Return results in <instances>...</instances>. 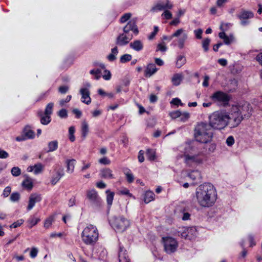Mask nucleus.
<instances>
[{"label":"nucleus","mask_w":262,"mask_h":262,"mask_svg":"<svg viewBox=\"0 0 262 262\" xmlns=\"http://www.w3.org/2000/svg\"><path fill=\"white\" fill-rule=\"evenodd\" d=\"M194 198L196 200L199 206L209 208L213 206L217 199V192L215 188L209 183L200 185L195 189Z\"/></svg>","instance_id":"1"},{"label":"nucleus","mask_w":262,"mask_h":262,"mask_svg":"<svg viewBox=\"0 0 262 262\" xmlns=\"http://www.w3.org/2000/svg\"><path fill=\"white\" fill-rule=\"evenodd\" d=\"M210 127L215 129L221 130L227 126L231 128V122L228 119L226 111L221 110L214 112L209 116V124Z\"/></svg>","instance_id":"2"},{"label":"nucleus","mask_w":262,"mask_h":262,"mask_svg":"<svg viewBox=\"0 0 262 262\" xmlns=\"http://www.w3.org/2000/svg\"><path fill=\"white\" fill-rule=\"evenodd\" d=\"M201 151L199 150L195 143L188 144L185 147L184 151V160L189 167H194L202 162V158L200 156Z\"/></svg>","instance_id":"3"},{"label":"nucleus","mask_w":262,"mask_h":262,"mask_svg":"<svg viewBox=\"0 0 262 262\" xmlns=\"http://www.w3.org/2000/svg\"><path fill=\"white\" fill-rule=\"evenodd\" d=\"M209 126L204 122H201L194 128V139L196 141L206 144L212 139L213 133Z\"/></svg>","instance_id":"4"},{"label":"nucleus","mask_w":262,"mask_h":262,"mask_svg":"<svg viewBox=\"0 0 262 262\" xmlns=\"http://www.w3.org/2000/svg\"><path fill=\"white\" fill-rule=\"evenodd\" d=\"M80 237L83 243L86 245H94L98 241L99 232L96 226L88 224L85 228L83 229Z\"/></svg>","instance_id":"5"},{"label":"nucleus","mask_w":262,"mask_h":262,"mask_svg":"<svg viewBox=\"0 0 262 262\" xmlns=\"http://www.w3.org/2000/svg\"><path fill=\"white\" fill-rule=\"evenodd\" d=\"M110 225L116 232L122 233L129 227V221L122 216H114L111 219Z\"/></svg>","instance_id":"6"},{"label":"nucleus","mask_w":262,"mask_h":262,"mask_svg":"<svg viewBox=\"0 0 262 262\" xmlns=\"http://www.w3.org/2000/svg\"><path fill=\"white\" fill-rule=\"evenodd\" d=\"M174 37H177V46L180 49H182L184 47V43L186 40L188 39V34L184 31L182 28H180L176 30L173 34L170 36H163V40L170 41Z\"/></svg>","instance_id":"7"},{"label":"nucleus","mask_w":262,"mask_h":262,"mask_svg":"<svg viewBox=\"0 0 262 262\" xmlns=\"http://www.w3.org/2000/svg\"><path fill=\"white\" fill-rule=\"evenodd\" d=\"M227 116L228 117V119L231 120V128L237 127L244 119L250 117H245L244 115L238 113L237 112L236 108H234L233 110H230L228 112H227Z\"/></svg>","instance_id":"8"},{"label":"nucleus","mask_w":262,"mask_h":262,"mask_svg":"<svg viewBox=\"0 0 262 262\" xmlns=\"http://www.w3.org/2000/svg\"><path fill=\"white\" fill-rule=\"evenodd\" d=\"M163 242H164V251L166 253L170 254L176 251L178 248V242L173 237H164Z\"/></svg>","instance_id":"9"},{"label":"nucleus","mask_w":262,"mask_h":262,"mask_svg":"<svg viewBox=\"0 0 262 262\" xmlns=\"http://www.w3.org/2000/svg\"><path fill=\"white\" fill-rule=\"evenodd\" d=\"M254 17V13L250 10L245 9L241 10L240 12L237 14V18L241 20V25L243 26H247L250 24L249 19Z\"/></svg>","instance_id":"10"},{"label":"nucleus","mask_w":262,"mask_h":262,"mask_svg":"<svg viewBox=\"0 0 262 262\" xmlns=\"http://www.w3.org/2000/svg\"><path fill=\"white\" fill-rule=\"evenodd\" d=\"M210 98L214 102H217L225 105L229 103L230 97L227 94L221 91H216L210 96Z\"/></svg>","instance_id":"11"},{"label":"nucleus","mask_w":262,"mask_h":262,"mask_svg":"<svg viewBox=\"0 0 262 262\" xmlns=\"http://www.w3.org/2000/svg\"><path fill=\"white\" fill-rule=\"evenodd\" d=\"M235 108L237 110L238 113L245 116L246 117H250L251 115L252 110L248 102H245L243 104L233 105L230 110H233Z\"/></svg>","instance_id":"12"},{"label":"nucleus","mask_w":262,"mask_h":262,"mask_svg":"<svg viewBox=\"0 0 262 262\" xmlns=\"http://www.w3.org/2000/svg\"><path fill=\"white\" fill-rule=\"evenodd\" d=\"M86 198L95 206H99L101 204V199L94 189L87 190Z\"/></svg>","instance_id":"13"},{"label":"nucleus","mask_w":262,"mask_h":262,"mask_svg":"<svg viewBox=\"0 0 262 262\" xmlns=\"http://www.w3.org/2000/svg\"><path fill=\"white\" fill-rule=\"evenodd\" d=\"M34 132L30 128L29 126H26L23 130V134L19 136L16 138V141L21 142L27 139H31L34 138Z\"/></svg>","instance_id":"14"},{"label":"nucleus","mask_w":262,"mask_h":262,"mask_svg":"<svg viewBox=\"0 0 262 262\" xmlns=\"http://www.w3.org/2000/svg\"><path fill=\"white\" fill-rule=\"evenodd\" d=\"M172 8V4L168 0H166L165 2H158L155 6L151 9V11L153 12H159L162 10H168Z\"/></svg>","instance_id":"15"},{"label":"nucleus","mask_w":262,"mask_h":262,"mask_svg":"<svg viewBox=\"0 0 262 262\" xmlns=\"http://www.w3.org/2000/svg\"><path fill=\"white\" fill-rule=\"evenodd\" d=\"M86 88H80V94L81 95V102L86 104H89L91 102V99L90 97V91L89 88L90 87V84L86 82L85 84Z\"/></svg>","instance_id":"16"},{"label":"nucleus","mask_w":262,"mask_h":262,"mask_svg":"<svg viewBox=\"0 0 262 262\" xmlns=\"http://www.w3.org/2000/svg\"><path fill=\"white\" fill-rule=\"evenodd\" d=\"M132 39L131 34H120L116 39V45L118 46L123 47L127 45Z\"/></svg>","instance_id":"17"},{"label":"nucleus","mask_w":262,"mask_h":262,"mask_svg":"<svg viewBox=\"0 0 262 262\" xmlns=\"http://www.w3.org/2000/svg\"><path fill=\"white\" fill-rule=\"evenodd\" d=\"M129 32H134L135 35L138 34V28L135 19L129 20L127 25L123 27V33L122 34H129Z\"/></svg>","instance_id":"18"},{"label":"nucleus","mask_w":262,"mask_h":262,"mask_svg":"<svg viewBox=\"0 0 262 262\" xmlns=\"http://www.w3.org/2000/svg\"><path fill=\"white\" fill-rule=\"evenodd\" d=\"M92 254L93 256L98 258L99 260H104L106 256L107 255V252H106L105 249L101 246H96L93 249L92 251Z\"/></svg>","instance_id":"19"},{"label":"nucleus","mask_w":262,"mask_h":262,"mask_svg":"<svg viewBox=\"0 0 262 262\" xmlns=\"http://www.w3.org/2000/svg\"><path fill=\"white\" fill-rule=\"evenodd\" d=\"M41 198L40 194L35 193L32 194L31 195L29 196V205H28V207H27V209L29 211L31 210L34 207L35 204L41 201Z\"/></svg>","instance_id":"20"},{"label":"nucleus","mask_w":262,"mask_h":262,"mask_svg":"<svg viewBox=\"0 0 262 262\" xmlns=\"http://www.w3.org/2000/svg\"><path fill=\"white\" fill-rule=\"evenodd\" d=\"M55 171V174L51 177L50 180V183L51 185H55L59 181V180L64 176L63 169L62 167L59 168V169L56 170L54 169Z\"/></svg>","instance_id":"21"},{"label":"nucleus","mask_w":262,"mask_h":262,"mask_svg":"<svg viewBox=\"0 0 262 262\" xmlns=\"http://www.w3.org/2000/svg\"><path fill=\"white\" fill-rule=\"evenodd\" d=\"M118 260L119 262H129L128 258L127 253L122 246H119V251H118Z\"/></svg>","instance_id":"22"},{"label":"nucleus","mask_w":262,"mask_h":262,"mask_svg":"<svg viewBox=\"0 0 262 262\" xmlns=\"http://www.w3.org/2000/svg\"><path fill=\"white\" fill-rule=\"evenodd\" d=\"M99 175H100V177L104 179H114V176L113 173H112V171L108 168L101 169V170H100V173H99Z\"/></svg>","instance_id":"23"},{"label":"nucleus","mask_w":262,"mask_h":262,"mask_svg":"<svg viewBox=\"0 0 262 262\" xmlns=\"http://www.w3.org/2000/svg\"><path fill=\"white\" fill-rule=\"evenodd\" d=\"M129 47L136 52H139L143 49V42L141 40H136L129 44Z\"/></svg>","instance_id":"24"},{"label":"nucleus","mask_w":262,"mask_h":262,"mask_svg":"<svg viewBox=\"0 0 262 262\" xmlns=\"http://www.w3.org/2000/svg\"><path fill=\"white\" fill-rule=\"evenodd\" d=\"M157 71V69L156 68L155 64L149 63L147 64L146 67L145 71H144V76L146 77H150L155 74Z\"/></svg>","instance_id":"25"},{"label":"nucleus","mask_w":262,"mask_h":262,"mask_svg":"<svg viewBox=\"0 0 262 262\" xmlns=\"http://www.w3.org/2000/svg\"><path fill=\"white\" fill-rule=\"evenodd\" d=\"M188 177L194 181L193 185H195L198 182H200L201 180V174H200V172L198 170H192L191 172L189 173Z\"/></svg>","instance_id":"26"},{"label":"nucleus","mask_w":262,"mask_h":262,"mask_svg":"<svg viewBox=\"0 0 262 262\" xmlns=\"http://www.w3.org/2000/svg\"><path fill=\"white\" fill-rule=\"evenodd\" d=\"M218 36H219L220 38L224 40V43L226 45H229L233 41V39H234L233 35L228 36L225 33V32H221Z\"/></svg>","instance_id":"27"},{"label":"nucleus","mask_w":262,"mask_h":262,"mask_svg":"<svg viewBox=\"0 0 262 262\" xmlns=\"http://www.w3.org/2000/svg\"><path fill=\"white\" fill-rule=\"evenodd\" d=\"M182 229L189 234V240L193 239L197 235V231L194 227H184Z\"/></svg>","instance_id":"28"},{"label":"nucleus","mask_w":262,"mask_h":262,"mask_svg":"<svg viewBox=\"0 0 262 262\" xmlns=\"http://www.w3.org/2000/svg\"><path fill=\"white\" fill-rule=\"evenodd\" d=\"M183 80V74L181 73L173 74V77L171 79V82L173 85L178 86L180 84Z\"/></svg>","instance_id":"29"},{"label":"nucleus","mask_w":262,"mask_h":262,"mask_svg":"<svg viewBox=\"0 0 262 262\" xmlns=\"http://www.w3.org/2000/svg\"><path fill=\"white\" fill-rule=\"evenodd\" d=\"M38 116L40 117V123L43 125H47L51 121L50 115H43L42 113H38Z\"/></svg>","instance_id":"30"},{"label":"nucleus","mask_w":262,"mask_h":262,"mask_svg":"<svg viewBox=\"0 0 262 262\" xmlns=\"http://www.w3.org/2000/svg\"><path fill=\"white\" fill-rule=\"evenodd\" d=\"M117 54H118V50H117V47L116 46L111 50V53L107 55L106 59L110 62H113L116 59Z\"/></svg>","instance_id":"31"},{"label":"nucleus","mask_w":262,"mask_h":262,"mask_svg":"<svg viewBox=\"0 0 262 262\" xmlns=\"http://www.w3.org/2000/svg\"><path fill=\"white\" fill-rule=\"evenodd\" d=\"M75 160L74 159L68 160L67 161V171L69 173L74 172Z\"/></svg>","instance_id":"32"},{"label":"nucleus","mask_w":262,"mask_h":262,"mask_svg":"<svg viewBox=\"0 0 262 262\" xmlns=\"http://www.w3.org/2000/svg\"><path fill=\"white\" fill-rule=\"evenodd\" d=\"M89 133V126L85 121H83L81 123V137L85 139Z\"/></svg>","instance_id":"33"},{"label":"nucleus","mask_w":262,"mask_h":262,"mask_svg":"<svg viewBox=\"0 0 262 262\" xmlns=\"http://www.w3.org/2000/svg\"><path fill=\"white\" fill-rule=\"evenodd\" d=\"M57 141H51L48 143V152H53L57 150Z\"/></svg>","instance_id":"34"},{"label":"nucleus","mask_w":262,"mask_h":262,"mask_svg":"<svg viewBox=\"0 0 262 262\" xmlns=\"http://www.w3.org/2000/svg\"><path fill=\"white\" fill-rule=\"evenodd\" d=\"M153 200H154V193L151 191H146L145 194H144V202L148 204Z\"/></svg>","instance_id":"35"},{"label":"nucleus","mask_w":262,"mask_h":262,"mask_svg":"<svg viewBox=\"0 0 262 262\" xmlns=\"http://www.w3.org/2000/svg\"><path fill=\"white\" fill-rule=\"evenodd\" d=\"M147 158L150 161H153L156 159V151L154 149H147L146 151Z\"/></svg>","instance_id":"36"},{"label":"nucleus","mask_w":262,"mask_h":262,"mask_svg":"<svg viewBox=\"0 0 262 262\" xmlns=\"http://www.w3.org/2000/svg\"><path fill=\"white\" fill-rule=\"evenodd\" d=\"M39 221L40 219L35 216V215L31 216V217H29V220H28L29 228H31L34 226L36 225Z\"/></svg>","instance_id":"37"},{"label":"nucleus","mask_w":262,"mask_h":262,"mask_svg":"<svg viewBox=\"0 0 262 262\" xmlns=\"http://www.w3.org/2000/svg\"><path fill=\"white\" fill-rule=\"evenodd\" d=\"M105 193H106V203H107L108 206L110 207L111 205H112L115 193L113 192H111L109 190L105 191Z\"/></svg>","instance_id":"38"},{"label":"nucleus","mask_w":262,"mask_h":262,"mask_svg":"<svg viewBox=\"0 0 262 262\" xmlns=\"http://www.w3.org/2000/svg\"><path fill=\"white\" fill-rule=\"evenodd\" d=\"M186 62L185 57L183 55L178 56L177 57V60H176V67L177 68L180 69L181 67L183 66V65L185 64Z\"/></svg>","instance_id":"39"},{"label":"nucleus","mask_w":262,"mask_h":262,"mask_svg":"<svg viewBox=\"0 0 262 262\" xmlns=\"http://www.w3.org/2000/svg\"><path fill=\"white\" fill-rule=\"evenodd\" d=\"M53 103L52 102H50L48 103L47 105H46V107H45V113H43V115H51L53 113Z\"/></svg>","instance_id":"40"},{"label":"nucleus","mask_w":262,"mask_h":262,"mask_svg":"<svg viewBox=\"0 0 262 262\" xmlns=\"http://www.w3.org/2000/svg\"><path fill=\"white\" fill-rule=\"evenodd\" d=\"M124 174L125 176H126V178H127V182L129 183L133 182V181H134V176L132 174L130 170L128 169H125Z\"/></svg>","instance_id":"41"},{"label":"nucleus","mask_w":262,"mask_h":262,"mask_svg":"<svg viewBox=\"0 0 262 262\" xmlns=\"http://www.w3.org/2000/svg\"><path fill=\"white\" fill-rule=\"evenodd\" d=\"M33 167H34V174L35 175L41 173V172L42 171V169H43V165L40 163L35 164V165H33Z\"/></svg>","instance_id":"42"},{"label":"nucleus","mask_w":262,"mask_h":262,"mask_svg":"<svg viewBox=\"0 0 262 262\" xmlns=\"http://www.w3.org/2000/svg\"><path fill=\"white\" fill-rule=\"evenodd\" d=\"M132 60V55L128 54H125L120 57V62L124 63Z\"/></svg>","instance_id":"43"},{"label":"nucleus","mask_w":262,"mask_h":262,"mask_svg":"<svg viewBox=\"0 0 262 262\" xmlns=\"http://www.w3.org/2000/svg\"><path fill=\"white\" fill-rule=\"evenodd\" d=\"M20 199V194L17 192H13L11 194L10 198H9V200H10V201L12 202H16L19 201Z\"/></svg>","instance_id":"44"},{"label":"nucleus","mask_w":262,"mask_h":262,"mask_svg":"<svg viewBox=\"0 0 262 262\" xmlns=\"http://www.w3.org/2000/svg\"><path fill=\"white\" fill-rule=\"evenodd\" d=\"M209 43H210V39L208 38H206L202 41V48H203L204 52H208Z\"/></svg>","instance_id":"45"},{"label":"nucleus","mask_w":262,"mask_h":262,"mask_svg":"<svg viewBox=\"0 0 262 262\" xmlns=\"http://www.w3.org/2000/svg\"><path fill=\"white\" fill-rule=\"evenodd\" d=\"M90 74L94 75L96 80H99L100 78V70L98 69H93L90 71Z\"/></svg>","instance_id":"46"},{"label":"nucleus","mask_w":262,"mask_h":262,"mask_svg":"<svg viewBox=\"0 0 262 262\" xmlns=\"http://www.w3.org/2000/svg\"><path fill=\"white\" fill-rule=\"evenodd\" d=\"M183 112L180 111H175L169 113V116H170L171 118L177 119L183 115Z\"/></svg>","instance_id":"47"},{"label":"nucleus","mask_w":262,"mask_h":262,"mask_svg":"<svg viewBox=\"0 0 262 262\" xmlns=\"http://www.w3.org/2000/svg\"><path fill=\"white\" fill-rule=\"evenodd\" d=\"M11 174H12L13 177H18L20 176V168L18 167L17 166L12 167V169H11Z\"/></svg>","instance_id":"48"},{"label":"nucleus","mask_w":262,"mask_h":262,"mask_svg":"<svg viewBox=\"0 0 262 262\" xmlns=\"http://www.w3.org/2000/svg\"><path fill=\"white\" fill-rule=\"evenodd\" d=\"M53 222V216H50L48 217L45 222V225H43V227H45V229H48L50 227L51 225Z\"/></svg>","instance_id":"49"},{"label":"nucleus","mask_w":262,"mask_h":262,"mask_svg":"<svg viewBox=\"0 0 262 262\" xmlns=\"http://www.w3.org/2000/svg\"><path fill=\"white\" fill-rule=\"evenodd\" d=\"M132 16V14L130 13H126L120 18V23H124L129 20V18Z\"/></svg>","instance_id":"50"},{"label":"nucleus","mask_w":262,"mask_h":262,"mask_svg":"<svg viewBox=\"0 0 262 262\" xmlns=\"http://www.w3.org/2000/svg\"><path fill=\"white\" fill-rule=\"evenodd\" d=\"M11 187H6L5 188L3 189V194H2V196H3L4 198H7L11 193Z\"/></svg>","instance_id":"51"},{"label":"nucleus","mask_w":262,"mask_h":262,"mask_svg":"<svg viewBox=\"0 0 262 262\" xmlns=\"http://www.w3.org/2000/svg\"><path fill=\"white\" fill-rule=\"evenodd\" d=\"M161 16L166 20H169L171 18V13L169 10H164Z\"/></svg>","instance_id":"52"},{"label":"nucleus","mask_w":262,"mask_h":262,"mask_svg":"<svg viewBox=\"0 0 262 262\" xmlns=\"http://www.w3.org/2000/svg\"><path fill=\"white\" fill-rule=\"evenodd\" d=\"M58 116L61 118H66L68 117L67 111L64 108H62L58 112Z\"/></svg>","instance_id":"53"},{"label":"nucleus","mask_w":262,"mask_h":262,"mask_svg":"<svg viewBox=\"0 0 262 262\" xmlns=\"http://www.w3.org/2000/svg\"><path fill=\"white\" fill-rule=\"evenodd\" d=\"M231 24L230 23H222L220 26V29L222 30V32H225L227 30V28L230 27Z\"/></svg>","instance_id":"54"},{"label":"nucleus","mask_w":262,"mask_h":262,"mask_svg":"<svg viewBox=\"0 0 262 262\" xmlns=\"http://www.w3.org/2000/svg\"><path fill=\"white\" fill-rule=\"evenodd\" d=\"M37 252H38L37 249L35 247H33L31 249V251H30V253H29V256H30L31 258H35L36 255H37Z\"/></svg>","instance_id":"55"},{"label":"nucleus","mask_w":262,"mask_h":262,"mask_svg":"<svg viewBox=\"0 0 262 262\" xmlns=\"http://www.w3.org/2000/svg\"><path fill=\"white\" fill-rule=\"evenodd\" d=\"M111 74L110 71L107 70H105L104 71V74L102 75V78H103L105 80H108L111 79Z\"/></svg>","instance_id":"56"},{"label":"nucleus","mask_w":262,"mask_h":262,"mask_svg":"<svg viewBox=\"0 0 262 262\" xmlns=\"http://www.w3.org/2000/svg\"><path fill=\"white\" fill-rule=\"evenodd\" d=\"M181 212H182V220L183 221H187L189 220L190 217V214L189 213L186 211L185 209H184L181 211Z\"/></svg>","instance_id":"57"},{"label":"nucleus","mask_w":262,"mask_h":262,"mask_svg":"<svg viewBox=\"0 0 262 262\" xmlns=\"http://www.w3.org/2000/svg\"><path fill=\"white\" fill-rule=\"evenodd\" d=\"M23 186L27 188V189H31L32 187V182L29 180L26 179L23 182Z\"/></svg>","instance_id":"58"},{"label":"nucleus","mask_w":262,"mask_h":262,"mask_svg":"<svg viewBox=\"0 0 262 262\" xmlns=\"http://www.w3.org/2000/svg\"><path fill=\"white\" fill-rule=\"evenodd\" d=\"M23 223V220H17V221L12 223V225H11L10 226V228H17L18 227L20 226L21 225H22Z\"/></svg>","instance_id":"59"},{"label":"nucleus","mask_w":262,"mask_h":262,"mask_svg":"<svg viewBox=\"0 0 262 262\" xmlns=\"http://www.w3.org/2000/svg\"><path fill=\"white\" fill-rule=\"evenodd\" d=\"M70 100H71V96L68 95L67 96V98L64 99H61V100H59V105L63 106L64 104L66 103L69 102Z\"/></svg>","instance_id":"60"},{"label":"nucleus","mask_w":262,"mask_h":262,"mask_svg":"<svg viewBox=\"0 0 262 262\" xmlns=\"http://www.w3.org/2000/svg\"><path fill=\"white\" fill-rule=\"evenodd\" d=\"M179 117L180 118V120H181V121L184 122L189 118V114L188 112H184L183 113V115Z\"/></svg>","instance_id":"61"},{"label":"nucleus","mask_w":262,"mask_h":262,"mask_svg":"<svg viewBox=\"0 0 262 262\" xmlns=\"http://www.w3.org/2000/svg\"><path fill=\"white\" fill-rule=\"evenodd\" d=\"M83 166L81 167V169H80V171L84 172L87 169L89 168L91 164L90 162H85L84 161H82Z\"/></svg>","instance_id":"62"},{"label":"nucleus","mask_w":262,"mask_h":262,"mask_svg":"<svg viewBox=\"0 0 262 262\" xmlns=\"http://www.w3.org/2000/svg\"><path fill=\"white\" fill-rule=\"evenodd\" d=\"M226 143H227V146H231L232 145H234V139L233 136H229L227 137Z\"/></svg>","instance_id":"63"},{"label":"nucleus","mask_w":262,"mask_h":262,"mask_svg":"<svg viewBox=\"0 0 262 262\" xmlns=\"http://www.w3.org/2000/svg\"><path fill=\"white\" fill-rule=\"evenodd\" d=\"M157 51H160V52H165L166 51V46L163 43H160L157 46Z\"/></svg>","instance_id":"64"}]
</instances>
